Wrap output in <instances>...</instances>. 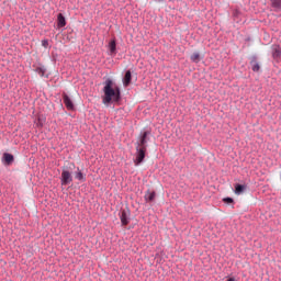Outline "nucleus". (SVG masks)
<instances>
[{
	"label": "nucleus",
	"mask_w": 281,
	"mask_h": 281,
	"mask_svg": "<svg viewBox=\"0 0 281 281\" xmlns=\"http://www.w3.org/2000/svg\"><path fill=\"white\" fill-rule=\"evenodd\" d=\"M63 100H64V104H65L66 109H68V111H74V102L71 101L69 95L64 94Z\"/></svg>",
	"instance_id": "nucleus-5"
},
{
	"label": "nucleus",
	"mask_w": 281,
	"mask_h": 281,
	"mask_svg": "<svg viewBox=\"0 0 281 281\" xmlns=\"http://www.w3.org/2000/svg\"><path fill=\"white\" fill-rule=\"evenodd\" d=\"M146 147H136V154L134 159V165L139 166L146 159Z\"/></svg>",
	"instance_id": "nucleus-3"
},
{
	"label": "nucleus",
	"mask_w": 281,
	"mask_h": 281,
	"mask_svg": "<svg viewBox=\"0 0 281 281\" xmlns=\"http://www.w3.org/2000/svg\"><path fill=\"white\" fill-rule=\"evenodd\" d=\"M272 56H273V58H281V48H280V46H273Z\"/></svg>",
	"instance_id": "nucleus-11"
},
{
	"label": "nucleus",
	"mask_w": 281,
	"mask_h": 281,
	"mask_svg": "<svg viewBox=\"0 0 281 281\" xmlns=\"http://www.w3.org/2000/svg\"><path fill=\"white\" fill-rule=\"evenodd\" d=\"M227 281H236L234 278H229Z\"/></svg>",
	"instance_id": "nucleus-20"
},
{
	"label": "nucleus",
	"mask_w": 281,
	"mask_h": 281,
	"mask_svg": "<svg viewBox=\"0 0 281 281\" xmlns=\"http://www.w3.org/2000/svg\"><path fill=\"white\" fill-rule=\"evenodd\" d=\"M75 179H77L78 181H85V175L82 173V171H80V168H78V171L75 175Z\"/></svg>",
	"instance_id": "nucleus-14"
},
{
	"label": "nucleus",
	"mask_w": 281,
	"mask_h": 281,
	"mask_svg": "<svg viewBox=\"0 0 281 281\" xmlns=\"http://www.w3.org/2000/svg\"><path fill=\"white\" fill-rule=\"evenodd\" d=\"M155 196H157V194L155 193V191H147L145 193V201L147 203H151V201H155Z\"/></svg>",
	"instance_id": "nucleus-9"
},
{
	"label": "nucleus",
	"mask_w": 281,
	"mask_h": 281,
	"mask_svg": "<svg viewBox=\"0 0 281 281\" xmlns=\"http://www.w3.org/2000/svg\"><path fill=\"white\" fill-rule=\"evenodd\" d=\"M65 25H67V21L65 20V15H63V13H59L57 15V26L58 27H65Z\"/></svg>",
	"instance_id": "nucleus-7"
},
{
	"label": "nucleus",
	"mask_w": 281,
	"mask_h": 281,
	"mask_svg": "<svg viewBox=\"0 0 281 281\" xmlns=\"http://www.w3.org/2000/svg\"><path fill=\"white\" fill-rule=\"evenodd\" d=\"M132 78H133V76H132V74H131V70H127V71L125 72L124 78H123V85H124V87H128V85H131Z\"/></svg>",
	"instance_id": "nucleus-8"
},
{
	"label": "nucleus",
	"mask_w": 281,
	"mask_h": 281,
	"mask_svg": "<svg viewBox=\"0 0 281 281\" xmlns=\"http://www.w3.org/2000/svg\"><path fill=\"white\" fill-rule=\"evenodd\" d=\"M223 201L224 203H227V204L234 203V199L232 198H225Z\"/></svg>",
	"instance_id": "nucleus-18"
},
{
	"label": "nucleus",
	"mask_w": 281,
	"mask_h": 281,
	"mask_svg": "<svg viewBox=\"0 0 281 281\" xmlns=\"http://www.w3.org/2000/svg\"><path fill=\"white\" fill-rule=\"evenodd\" d=\"M146 137H148V132H144L138 142L136 143V148H147L146 144H147V140H146Z\"/></svg>",
	"instance_id": "nucleus-4"
},
{
	"label": "nucleus",
	"mask_w": 281,
	"mask_h": 281,
	"mask_svg": "<svg viewBox=\"0 0 281 281\" xmlns=\"http://www.w3.org/2000/svg\"><path fill=\"white\" fill-rule=\"evenodd\" d=\"M103 104H111V102H120V89L113 88V80L108 79L103 88Z\"/></svg>",
	"instance_id": "nucleus-1"
},
{
	"label": "nucleus",
	"mask_w": 281,
	"mask_h": 281,
	"mask_svg": "<svg viewBox=\"0 0 281 281\" xmlns=\"http://www.w3.org/2000/svg\"><path fill=\"white\" fill-rule=\"evenodd\" d=\"M121 223L122 225H128V213L126 211L121 213Z\"/></svg>",
	"instance_id": "nucleus-10"
},
{
	"label": "nucleus",
	"mask_w": 281,
	"mask_h": 281,
	"mask_svg": "<svg viewBox=\"0 0 281 281\" xmlns=\"http://www.w3.org/2000/svg\"><path fill=\"white\" fill-rule=\"evenodd\" d=\"M245 192V186L235 184V194H243Z\"/></svg>",
	"instance_id": "nucleus-13"
},
{
	"label": "nucleus",
	"mask_w": 281,
	"mask_h": 281,
	"mask_svg": "<svg viewBox=\"0 0 281 281\" xmlns=\"http://www.w3.org/2000/svg\"><path fill=\"white\" fill-rule=\"evenodd\" d=\"M192 63H200L201 61V55L199 53H193L191 55Z\"/></svg>",
	"instance_id": "nucleus-16"
},
{
	"label": "nucleus",
	"mask_w": 281,
	"mask_h": 281,
	"mask_svg": "<svg viewBox=\"0 0 281 281\" xmlns=\"http://www.w3.org/2000/svg\"><path fill=\"white\" fill-rule=\"evenodd\" d=\"M42 45H43L44 47H47L48 42H47V41H43V42H42Z\"/></svg>",
	"instance_id": "nucleus-19"
},
{
	"label": "nucleus",
	"mask_w": 281,
	"mask_h": 281,
	"mask_svg": "<svg viewBox=\"0 0 281 281\" xmlns=\"http://www.w3.org/2000/svg\"><path fill=\"white\" fill-rule=\"evenodd\" d=\"M272 8H276V10H281V0H270Z\"/></svg>",
	"instance_id": "nucleus-15"
},
{
	"label": "nucleus",
	"mask_w": 281,
	"mask_h": 281,
	"mask_svg": "<svg viewBox=\"0 0 281 281\" xmlns=\"http://www.w3.org/2000/svg\"><path fill=\"white\" fill-rule=\"evenodd\" d=\"M2 159H3L4 164H7V166H10V164H12V161H14V156L12 154L4 153Z\"/></svg>",
	"instance_id": "nucleus-6"
},
{
	"label": "nucleus",
	"mask_w": 281,
	"mask_h": 281,
	"mask_svg": "<svg viewBox=\"0 0 281 281\" xmlns=\"http://www.w3.org/2000/svg\"><path fill=\"white\" fill-rule=\"evenodd\" d=\"M109 49H110V54H111V55H115V50H116V43H115V40H112V41L109 43Z\"/></svg>",
	"instance_id": "nucleus-12"
},
{
	"label": "nucleus",
	"mask_w": 281,
	"mask_h": 281,
	"mask_svg": "<svg viewBox=\"0 0 281 281\" xmlns=\"http://www.w3.org/2000/svg\"><path fill=\"white\" fill-rule=\"evenodd\" d=\"M74 181V176H71V171L67 167H63L60 183L61 186H69Z\"/></svg>",
	"instance_id": "nucleus-2"
},
{
	"label": "nucleus",
	"mask_w": 281,
	"mask_h": 281,
	"mask_svg": "<svg viewBox=\"0 0 281 281\" xmlns=\"http://www.w3.org/2000/svg\"><path fill=\"white\" fill-rule=\"evenodd\" d=\"M252 71H260V64L258 61H251Z\"/></svg>",
	"instance_id": "nucleus-17"
}]
</instances>
